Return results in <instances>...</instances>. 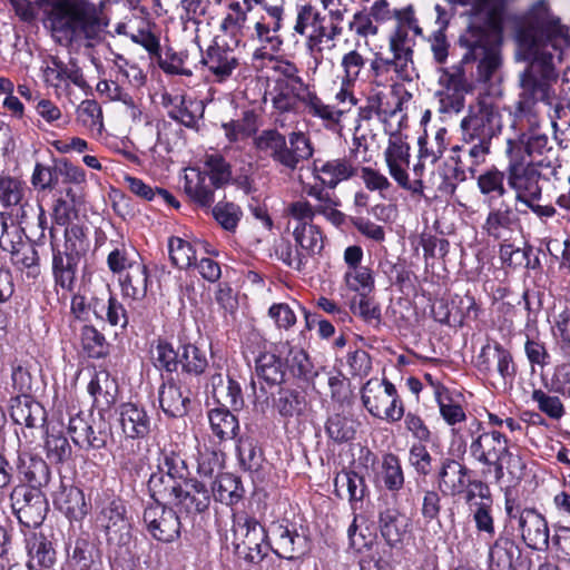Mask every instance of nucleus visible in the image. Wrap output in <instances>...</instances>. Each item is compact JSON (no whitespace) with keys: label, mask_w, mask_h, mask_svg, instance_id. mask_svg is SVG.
<instances>
[{"label":"nucleus","mask_w":570,"mask_h":570,"mask_svg":"<svg viewBox=\"0 0 570 570\" xmlns=\"http://www.w3.org/2000/svg\"><path fill=\"white\" fill-rule=\"evenodd\" d=\"M68 433L76 446L87 453L107 450L108 443L112 441L114 434L109 422L106 417L95 420L92 413L86 414L82 411L70 415L68 424Z\"/></svg>","instance_id":"4468645a"},{"label":"nucleus","mask_w":570,"mask_h":570,"mask_svg":"<svg viewBox=\"0 0 570 570\" xmlns=\"http://www.w3.org/2000/svg\"><path fill=\"white\" fill-rule=\"evenodd\" d=\"M95 525L104 532L109 544H127L131 539L132 527L125 500L117 495L97 500Z\"/></svg>","instance_id":"9b49d317"},{"label":"nucleus","mask_w":570,"mask_h":570,"mask_svg":"<svg viewBox=\"0 0 570 570\" xmlns=\"http://www.w3.org/2000/svg\"><path fill=\"white\" fill-rule=\"evenodd\" d=\"M209 490L212 498L228 507L236 505L245 497L242 479L233 473L218 474Z\"/></svg>","instance_id":"6e6d98bb"},{"label":"nucleus","mask_w":570,"mask_h":570,"mask_svg":"<svg viewBox=\"0 0 570 570\" xmlns=\"http://www.w3.org/2000/svg\"><path fill=\"white\" fill-rule=\"evenodd\" d=\"M409 67V63L397 60L396 56L392 55V58H386L381 52L375 53L370 63L372 77L376 81L386 78L392 70L396 73L397 79L411 81L412 75Z\"/></svg>","instance_id":"e2e57ef3"},{"label":"nucleus","mask_w":570,"mask_h":570,"mask_svg":"<svg viewBox=\"0 0 570 570\" xmlns=\"http://www.w3.org/2000/svg\"><path fill=\"white\" fill-rule=\"evenodd\" d=\"M460 127L463 134L492 144L493 138L502 131V115L493 101L485 97H479L474 104L469 106L468 114L462 118Z\"/></svg>","instance_id":"dca6fc26"},{"label":"nucleus","mask_w":570,"mask_h":570,"mask_svg":"<svg viewBox=\"0 0 570 570\" xmlns=\"http://www.w3.org/2000/svg\"><path fill=\"white\" fill-rule=\"evenodd\" d=\"M344 488L352 508L368 494L365 478L352 469L343 468L334 478V493L337 498L343 499L342 489Z\"/></svg>","instance_id":"864d4df0"},{"label":"nucleus","mask_w":570,"mask_h":570,"mask_svg":"<svg viewBox=\"0 0 570 570\" xmlns=\"http://www.w3.org/2000/svg\"><path fill=\"white\" fill-rule=\"evenodd\" d=\"M293 237L295 246L306 261L308 257L321 255L324 249L325 236L318 225H295Z\"/></svg>","instance_id":"13d9d810"},{"label":"nucleus","mask_w":570,"mask_h":570,"mask_svg":"<svg viewBox=\"0 0 570 570\" xmlns=\"http://www.w3.org/2000/svg\"><path fill=\"white\" fill-rule=\"evenodd\" d=\"M215 222L226 232L235 233L243 217V210L239 205L220 200L209 209Z\"/></svg>","instance_id":"774afa93"},{"label":"nucleus","mask_w":570,"mask_h":570,"mask_svg":"<svg viewBox=\"0 0 570 570\" xmlns=\"http://www.w3.org/2000/svg\"><path fill=\"white\" fill-rule=\"evenodd\" d=\"M141 520L148 534L158 542L171 543L180 538V515L173 504L149 501Z\"/></svg>","instance_id":"6ab92c4d"},{"label":"nucleus","mask_w":570,"mask_h":570,"mask_svg":"<svg viewBox=\"0 0 570 570\" xmlns=\"http://www.w3.org/2000/svg\"><path fill=\"white\" fill-rule=\"evenodd\" d=\"M375 483L392 494H397L405 484V473L400 456L393 452L382 455Z\"/></svg>","instance_id":"8fccbe9b"},{"label":"nucleus","mask_w":570,"mask_h":570,"mask_svg":"<svg viewBox=\"0 0 570 570\" xmlns=\"http://www.w3.org/2000/svg\"><path fill=\"white\" fill-rule=\"evenodd\" d=\"M147 493L150 502L173 504L180 495L185 482L153 471L147 480Z\"/></svg>","instance_id":"5fc2aeb1"},{"label":"nucleus","mask_w":570,"mask_h":570,"mask_svg":"<svg viewBox=\"0 0 570 570\" xmlns=\"http://www.w3.org/2000/svg\"><path fill=\"white\" fill-rule=\"evenodd\" d=\"M438 387L434 400L438 404L440 416L446 425L454 428L465 422L468 416L464 407V395L448 386L439 385Z\"/></svg>","instance_id":"de8ad7c7"},{"label":"nucleus","mask_w":570,"mask_h":570,"mask_svg":"<svg viewBox=\"0 0 570 570\" xmlns=\"http://www.w3.org/2000/svg\"><path fill=\"white\" fill-rule=\"evenodd\" d=\"M471 470L452 456H443L435 471L438 489L444 495L461 497L469 487Z\"/></svg>","instance_id":"bb28decb"},{"label":"nucleus","mask_w":570,"mask_h":570,"mask_svg":"<svg viewBox=\"0 0 570 570\" xmlns=\"http://www.w3.org/2000/svg\"><path fill=\"white\" fill-rule=\"evenodd\" d=\"M154 471L183 482L193 476L185 454L177 444L164 445L159 450Z\"/></svg>","instance_id":"09e8293b"},{"label":"nucleus","mask_w":570,"mask_h":570,"mask_svg":"<svg viewBox=\"0 0 570 570\" xmlns=\"http://www.w3.org/2000/svg\"><path fill=\"white\" fill-rule=\"evenodd\" d=\"M210 502L212 492L207 484L191 476L181 487V493L173 505L180 514L195 518L208 513Z\"/></svg>","instance_id":"a878e982"},{"label":"nucleus","mask_w":570,"mask_h":570,"mask_svg":"<svg viewBox=\"0 0 570 570\" xmlns=\"http://www.w3.org/2000/svg\"><path fill=\"white\" fill-rule=\"evenodd\" d=\"M285 350L282 343L273 350L261 352L255 358V371L259 379V387L271 390L286 382Z\"/></svg>","instance_id":"cd10ccee"},{"label":"nucleus","mask_w":570,"mask_h":570,"mask_svg":"<svg viewBox=\"0 0 570 570\" xmlns=\"http://www.w3.org/2000/svg\"><path fill=\"white\" fill-rule=\"evenodd\" d=\"M269 548L281 559L296 560L309 550V528L301 515L285 512L267 528Z\"/></svg>","instance_id":"1a4fd4ad"},{"label":"nucleus","mask_w":570,"mask_h":570,"mask_svg":"<svg viewBox=\"0 0 570 570\" xmlns=\"http://www.w3.org/2000/svg\"><path fill=\"white\" fill-rule=\"evenodd\" d=\"M361 401L375 419L396 423L404 416V402L396 386L386 377L367 380L361 387Z\"/></svg>","instance_id":"9d476101"},{"label":"nucleus","mask_w":570,"mask_h":570,"mask_svg":"<svg viewBox=\"0 0 570 570\" xmlns=\"http://www.w3.org/2000/svg\"><path fill=\"white\" fill-rule=\"evenodd\" d=\"M159 407L169 420L183 419L188 415L191 400L189 393H184L178 377L161 372V383L158 387Z\"/></svg>","instance_id":"393cba45"},{"label":"nucleus","mask_w":570,"mask_h":570,"mask_svg":"<svg viewBox=\"0 0 570 570\" xmlns=\"http://www.w3.org/2000/svg\"><path fill=\"white\" fill-rule=\"evenodd\" d=\"M360 421L347 411L328 414L324 423V432L328 442L334 445L351 443L357 434Z\"/></svg>","instance_id":"c03bdc74"},{"label":"nucleus","mask_w":570,"mask_h":570,"mask_svg":"<svg viewBox=\"0 0 570 570\" xmlns=\"http://www.w3.org/2000/svg\"><path fill=\"white\" fill-rule=\"evenodd\" d=\"M87 392L92 397V409L104 419L117 403L119 385L108 371L95 372L87 385Z\"/></svg>","instance_id":"72a5a7b5"},{"label":"nucleus","mask_w":570,"mask_h":570,"mask_svg":"<svg viewBox=\"0 0 570 570\" xmlns=\"http://www.w3.org/2000/svg\"><path fill=\"white\" fill-rule=\"evenodd\" d=\"M30 194V188L20 177L4 173L0 175V204L7 210L17 209L14 217L20 225L27 223L29 209H32L28 198Z\"/></svg>","instance_id":"b1692460"},{"label":"nucleus","mask_w":570,"mask_h":570,"mask_svg":"<svg viewBox=\"0 0 570 570\" xmlns=\"http://www.w3.org/2000/svg\"><path fill=\"white\" fill-rule=\"evenodd\" d=\"M237 525L245 530V534L242 543L235 546V554L247 564L261 563L271 550L267 529L250 515L240 518Z\"/></svg>","instance_id":"412c9836"},{"label":"nucleus","mask_w":570,"mask_h":570,"mask_svg":"<svg viewBox=\"0 0 570 570\" xmlns=\"http://www.w3.org/2000/svg\"><path fill=\"white\" fill-rule=\"evenodd\" d=\"M473 364L487 380L498 377L504 389L513 386L518 365L512 351L499 341H488L475 356Z\"/></svg>","instance_id":"ddd939ff"},{"label":"nucleus","mask_w":570,"mask_h":570,"mask_svg":"<svg viewBox=\"0 0 570 570\" xmlns=\"http://www.w3.org/2000/svg\"><path fill=\"white\" fill-rule=\"evenodd\" d=\"M491 541L488 556L489 569L513 570V562L521 554L514 538L507 531H502Z\"/></svg>","instance_id":"49530a36"},{"label":"nucleus","mask_w":570,"mask_h":570,"mask_svg":"<svg viewBox=\"0 0 570 570\" xmlns=\"http://www.w3.org/2000/svg\"><path fill=\"white\" fill-rule=\"evenodd\" d=\"M13 514L21 527L39 528L49 512V502L41 489L16 485L9 495Z\"/></svg>","instance_id":"a211bd4d"},{"label":"nucleus","mask_w":570,"mask_h":570,"mask_svg":"<svg viewBox=\"0 0 570 570\" xmlns=\"http://www.w3.org/2000/svg\"><path fill=\"white\" fill-rule=\"evenodd\" d=\"M253 148L261 157H267L291 171L314 154L309 136L302 130L291 131L286 136L277 128L263 129L253 138Z\"/></svg>","instance_id":"423d86ee"},{"label":"nucleus","mask_w":570,"mask_h":570,"mask_svg":"<svg viewBox=\"0 0 570 570\" xmlns=\"http://www.w3.org/2000/svg\"><path fill=\"white\" fill-rule=\"evenodd\" d=\"M28 560L26 564L51 569L57 562V551L49 535L42 531H22Z\"/></svg>","instance_id":"c9c22d12"},{"label":"nucleus","mask_w":570,"mask_h":570,"mask_svg":"<svg viewBox=\"0 0 570 570\" xmlns=\"http://www.w3.org/2000/svg\"><path fill=\"white\" fill-rule=\"evenodd\" d=\"M358 165L350 157L333 158L328 160L315 159L313 174L323 187L335 189L341 183L355 177Z\"/></svg>","instance_id":"c756f323"},{"label":"nucleus","mask_w":570,"mask_h":570,"mask_svg":"<svg viewBox=\"0 0 570 570\" xmlns=\"http://www.w3.org/2000/svg\"><path fill=\"white\" fill-rule=\"evenodd\" d=\"M17 233L12 242H2V250L10 254V262L19 271H26L27 277L36 278L40 274V256L32 238L22 239V234Z\"/></svg>","instance_id":"473e14b6"},{"label":"nucleus","mask_w":570,"mask_h":570,"mask_svg":"<svg viewBox=\"0 0 570 570\" xmlns=\"http://www.w3.org/2000/svg\"><path fill=\"white\" fill-rule=\"evenodd\" d=\"M228 410L226 404L217 405L207 411V419L213 435L219 443L234 440L239 432L237 416Z\"/></svg>","instance_id":"603ef678"},{"label":"nucleus","mask_w":570,"mask_h":570,"mask_svg":"<svg viewBox=\"0 0 570 570\" xmlns=\"http://www.w3.org/2000/svg\"><path fill=\"white\" fill-rule=\"evenodd\" d=\"M238 40L234 46L225 36H215L206 50L199 51L202 68L206 69L215 82L227 81L239 67V57L236 51Z\"/></svg>","instance_id":"aec40b11"},{"label":"nucleus","mask_w":570,"mask_h":570,"mask_svg":"<svg viewBox=\"0 0 570 570\" xmlns=\"http://www.w3.org/2000/svg\"><path fill=\"white\" fill-rule=\"evenodd\" d=\"M515 41L519 58L528 66L520 75L521 92L514 115L527 118L533 126L537 125L534 107L547 97L550 81L558 77L553 55L548 47L558 50L560 42L568 45L569 28L551 12L546 0H538L517 19Z\"/></svg>","instance_id":"f257e3e1"},{"label":"nucleus","mask_w":570,"mask_h":570,"mask_svg":"<svg viewBox=\"0 0 570 570\" xmlns=\"http://www.w3.org/2000/svg\"><path fill=\"white\" fill-rule=\"evenodd\" d=\"M168 252L171 264L179 269L197 264L195 245L181 237H169Z\"/></svg>","instance_id":"338daca9"},{"label":"nucleus","mask_w":570,"mask_h":570,"mask_svg":"<svg viewBox=\"0 0 570 570\" xmlns=\"http://www.w3.org/2000/svg\"><path fill=\"white\" fill-rule=\"evenodd\" d=\"M469 433V455L481 466V476L500 483L504 478V470H510L514 458L509 438L500 430L487 429L478 419L471 422Z\"/></svg>","instance_id":"20e7f679"},{"label":"nucleus","mask_w":570,"mask_h":570,"mask_svg":"<svg viewBox=\"0 0 570 570\" xmlns=\"http://www.w3.org/2000/svg\"><path fill=\"white\" fill-rule=\"evenodd\" d=\"M42 79L45 85L53 88L57 95L69 94L70 85L82 90L89 88L76 59H70L66 63L58 56H50L48 65L42 68Z\"/></svg>","instance_id":"4be33fe9"},{"label":"nucleus","mask_w":570,"mask_h":570,"mask_svg":"<svg viewBox=\"0 0 570 570\" xmlns=\"http://www.w3.org/2000/svg\"><path fill=\"white\" fill-rule=\"evenodd\" d=\"M473 178L485 206L499 205L509 195L507 169L501 170L492 165L481 173H476Z\"/></svg>","instance_id":"f704fd0d"},{"label":"nucleus","mask_w":570,"mask_h":570,"mask_svg":"<svg viewBox=\"0 0 570 570\" xmlns=\"http://www.w3.org/2000/svg\"><path fill=\"white\" fill-rule=\"evenodd\" d=\"M154 344L156 355L153 364L163 373L174 375L180 367L183 374L200 377L209 366L206 351L193 343L184 332L177 334L176 347L166 337H158Z\"/></svg>","instance_id":"0eeeda50"},{"label":"nucleus","mask_w":570,"mask_h":570,"mask_svg":"<svg viewBox=\"0 0 570 570\" xmlns=\"http://www.w3.org/2000/svg\"><path fill=\"white\" fill-rule=\"evenodd\" d=\"M489 213L482 224V232L493 240L502 239L507 234H511L519 225L520 219L514 213L513 207L505 199L499 205L487 206Z\"/></svg>","instance_id":"4c0bfd02"},{"label":"nucleus","mask_w":570,"mask_h":570,"mask_svg":"<svg viewBox=\"0 0 570 570\" xmlns=\"http://www.w3.org/2000/svg\"><path fill=\"white\" fill-rule=\"evenodd\" d=\"M52 36L66 45L91 48L105 39L109 19L94 0H42Z\"/></svg>","instance_id":"f03ea898"},{"label":"nucleus","mask_w":570,"mask_h":570,"mask_svg":"<svg viewBox=\"0 0 570 570\" xmlns=\"http://www.w3.org/2000/svg\"><path fill=\"white\" fill-rule=\"evenodd\" d=\"M541 163L524 161L523 157H510L508 171V187L514 191L515 203L522 204L528 199H541V180L544 175L540 170Z\"/></svg>","instance_id":"f3484780"},{"label":"nucleus","mask_w":570,"mask_h":570,"mask_svg":"<svg viewBox=\"0 0 570 570\" xmlns=\"http://www.w3.org/2000/svg\"><path fill=\"white\" fill-rule=\"evenodd\" d=\"M377 524L381 537L392 549H401L411 531V519L394 505L380 509Z\"/></svg>","instance_id":"c85d7f7f"},{"label":"nucleus","mask_w":570,"mask_h":570,"mask_svg":"<svg viewBox=\"0 0 570 570\" xmlns=\"http://www.w3.org/2000/svg\"><path fill=\"white\" fill-rule=\"evenodd\" d=\"M91 250L90 228L85 223H71L63 230L62 247H53L51 273L55 286L73 292L78 267Z\"/></svg>","instance_id":"39448f33"},{"label":"nucleus","mask_w":570,"mask_h":570,"mask_svg":"<svg viewBox=\"0 0 570 570\" xmlns=\"http://www.w3.org/2000/svg\"><path fill=\"white\" fill-rule=\"evenodd\" d=\"M407 136L400 130L390 132L387 147L384 151V159L390 176L397 186L411 194L412 197H424V183L420 179L411 180L407 169L410 167V145L406 141Z\"/></svg>","instance_id":"2eb2a0df"},{"label":"nucleus","mask_w":570,"mask_h":570,"mask_svg":"<svg viewBox=\"0 0 570 570\" xmlns=\"http://www.w3.org/2000/svg\"><path fill=\"white\" fill-rule=\"evenodd\" d=\"M116 423L126 440H142L151 432L153 419L139 401L121 402L115 407Z\"/></svg>","instance_id":"5701e85b"},{"label":"nucleus","mask_w":570,"mask_h":570,"mask_svg":"<svg viewBox=\"0 0 570 570\" xmlns=\"http://www.w3.org/2000/svg\"><path fill=\"white\" fill-rule=\"evenodd\" d=\"M94 315L98 321L114 327L119 326L121 330H126L129 324L126 307L109 286L106 288V297L105 295L94 296Z\"/></svg>","instance_id":"a18cd8bd"},{"label":"nucleus","mask_w":570,"mask_h":570,"mask_svg":"<svg viewBox=\"0 0 570 570\" xmlns=\"http://www.w3.org/2000/svg\"><path fill=\"white\" fill-rule=\"evenodd\" d=\"M53 505L70 522H82L89 513L83 491L72 483L60 482L59 490L53 493Z\"/></svg>","instance_id":"58836bf2"},{"label":"nucleus","mask_w":570,"mask_h":570,"mask_svg":"<svg viewBox=\"0 0 570 570\" xmlns=\"http://www.w3.org/2000/svg\"><path fill=\"white\" fill-rule=\"evenodd\" d=\"M80 345L89 358H104L109 354V343L99 330L92 324H85L80 330Z\"/></svg>","instance_id":"0e129e2a"},{"label":"nucleus","mask_w":570,"mask_h":570,"mask_svg":"<svg viewBox=\"0 0 570 570\" xmlns=\"http://www.w3.org/2000/svg\"><path fill=\"white\" fill-rule=\"evenodd\" d=\"M258 118L254 109H246L239 119L223 122L226 139L229 142H237L240 139L254 138L258 134Z\"/></svg>","instance_id":"680f3d73"},{"label":"nucleus","mask_w":570,"mask_h":570,"mask_svg":"<svg viewBox=\"0 0 570 570\" xmlns=\"http://www.w3.org/2000/svg\"><path fill=\"white\" fill-rule=\"evenodd\" d=\"M403 101L399 96H391L381 90H372L365 97L364 104L358 107L357 121H366L376 118L387 122L402 110Z\"/></svg>","instance_id":"2f4dec72"},{"label":"nucleus","mask_w":570,"mask_h":570,"mask_svg":"<svg viewBox=\"0 0 570 570\" xmlns=\"http://www.w3.org/2000/svg\"><path fill=\"white\" fill-rule=\"evenodd\" d=\"M469 6L468 26L460 35V42L469 49L465 60L483 55L481 69L484 73L498 65L495 48L504 32V3L502 0H456Z\"/></svg>","instance_id":"7ed1b4c3"},{"label":"nucleus","mask_w":570,"mask_h":570,"mask_svg":"<svg viewBox=\"0 0 570 570\" xmlns=\"http://www.w3.org/2000/svg\"><path fill=\"white\" fill-rule=\"evenodd\" d=\"M16 469L21 483L33 489H41L47 487L50 482V468L47 462L29 452H19L16 462Z\"/></svg>","instance_id":"79ce46f5"},{"label":"nucleus","mask_w":570,"mask_h":570,"mask_svg":"<svg viewBox=\"0 0 570 570\" xmlns=\"http://www.w3.org/2000/svg\"><path fill=\"white\" fill-rule=\"evenodd\" d=\"M219 189L215 187L205 176L196 174L195 177L186 176L184 183V193L188 197L189 203L205 214H209V209L215 205V191Z\"/></svg>","instance_id":"3c124183"},{"label":"nucleus","mask_w":570,"mask_h":570,"mask_svg":"<svg viewBox=\"0 0 570 570\" xmlns=\"http://www.w3.org/2000/svg\"><path fill=\"white\" fill-rule=\"evenodd\" d=\"M309 86L274 85L271 90V102L276 124L284 127L285 117L289 114L297 115L299 105H303L304 92Z\"/></svg>","instance_id":"e433bc0d"},{"label":"nucleus","mask_w":570,"mask_h":570,"mask_svg":"<svg viewBox=\"0 0 570 570\" xmlns=\"http://www.w3.org/2000/svg\"><path fill=\"white\" fill-rule=\"evenodd\" d=\"M205 169L197 173L219 189L232 180V166L220 154H210L205 158Z\"/></svg>","instance_id":"69168bd1"},{"label":"nucleus","mask_w":570,"mask_h":570,"mask_svg":"<svg viewBox=\"0 0 570 570\" xmlns=\"http://www.w3.org/2000/svg\"><path fill=\"white\" fill-rule=\"evenodd\" d=\"M491 148L492 144L462 132L461 144L451 149V159H458L463 167L469 168L470 177H475L476 168L487 161Z\"/></svg>","instance_id":"a19ab883"},{"label":"nucleus","mask_w":570,"mask_h":570,"mask_svg":"<svg viewBox=\"0 0 570 570\" xmlns=\"http://www.w3.org/2000/svg\"><path fill=\"white\" fill-rule=\"evenodd\" d=\"M303 106L306 114L318 119L323 127L330 131H336L342 128V119L348 109L338 108L335 105L326 104L314 89L304 92Z\"/></svg>","instance_id":"ea45409f"},{"label":"nucleus","mask_w":570,"mask_h":570,"mask_svg":"<svg viewBox=\"0 0 570 570\" xmlns=\"http://www.w3.org/2000/svg\"><path fill=\"white\" fill-rule=\"evenodd\" d=\"M474 485L479 488V502L473 505L470 515L476 534L490 542L497 535L493 495L488 482H476Z\"/></svg>","instance_id":"7c9ffc66"},{"label":"nucleus","mask_w":570,"mask_h":570,"mask_svg":"<svg viewBox=\"0 0 570 570\" xmlns=\"http://www.w3.org/2000/svg\"><path fill=\"white\" fill-rule=\"evenodd\" d=\"M282 350H285L286 374L288 373L298 383L313 384L318 372L308 353L302 347L291 345L288 342L282 343Z\"/></svg>","instance_id":"37998d69"},{"label":"nucleus","mask_w":570,"mask_h":570,"mask_svg":"<svg viewBox=\"0 0 570 570\" xmlns=\"http://www.w3.org/2000/svg\"><path fill=\"white\" fill-rule=\"evenodd\" d=\"M168 101L171 106L168 110L170 119L186 128L198 130V119L203 116V110L199 111L197 101L186 95L169 97Z\"/></svg>","instance_id":"bf43d9fd"},{"label":"nucleus","mask_w":570,"mask_h":570,"mask_svg":"<svg viewBox=\"0 0 570 570\" xmlns=\"http://www.w3.org/2000/svg\"><path fill=\"white\" fill-rule=\"evenodd\" d=\"M505 529L517 531L523 543L537 551L549 548V525L546 517L535 508L527 507L511 493L504 495Z\"/></svg>","instance_id":"6e6552de"},{"label":"nucleus","mask_w":570,"mask_h":570,"mask_svg":"<svg viewBox=\"0 0 570 570\" xmlns=\"http://www.w3.org/2000/svg\"><path fill=\"white\" fill-rule=\"evenodd\" d=\"M10 415L16 424L35 428L45 420V410L32 396L14 397Z\"/></svg>","instance_id":"052dcab7"},{"label":"nucleus","mask_w":570,"mask_h":570,"mask_svg":"<svg viewBox=\"0 0 570 570\" xmlns=\"http://www.w3.org/2000/svg\"><path fill=\"white\" fill-rule=\"evenodd\" d=\"M250 385L254 391V406L263 414L271 411L277 413L285 421L304 414L307 403L305 395L299 391L283 384L271 390L264 387L256 390L253 379Z\"/></svg>","instance_id":"f8f14e48"},{"label":"nucleus","mask_w":570,"mask_h":570,"mask_svg":"<svg viewBox=\"0 0 570 570\" xmlns=\"http://www.w3.org/2000/svg\"><path fill=\"white\" fill-rule=\"evenodd\" d=\"M119 285L124 297L132 301L144 299L149 285L148 267L141 263L130 266V269L119 278Z\"/></svg>","instance_id":"4d7b16f0"}]
</instances>
